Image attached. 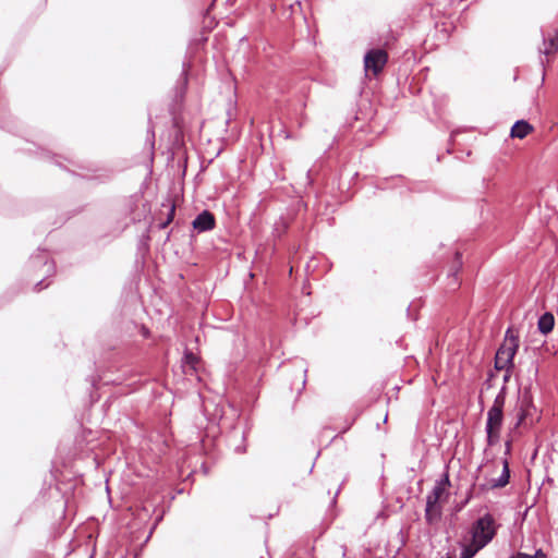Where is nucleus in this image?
<instances>
[{
  "instance_id": "f257e3e1",
  "label": "nucleus",
  "mask_w": 558,
  "mask_h": 558,
  "mask_svg": "<svg viewBox=\"0 0 558 558\" xmlns=\"http://www.w3.org/2000/svg\"><path fill=\"white\" fill-rule=\"evenodd\" d=\"M506 401V387H502L496 396L492 408L487 412L486 434L487 444L495 445L499 440L504 420V407Z\"/></svg>"
},
{
  "instance_id": "f03ea898",
  "label": "nucleus",
  "mask_w": 558,
  "mask_h": 558,
  "mask_svg": "<svg viewBox=\"0 0 558 558\" xmlns=\"http://www.w3.org/2000/svg\"><path fill=\"white\" fill-rule=\"evenodd\" d=\"M519 349V336L511 329L506 332L505 340L495 356V367L498 371H506L505 381L510 377V369L513 367V357Z\"/></svg>"
},
{
  "instance_id": "7ed1b4c3",
  "label": "nucleus",
  "mask_w": 558,
  "mask_h": 558,
  "mask_svg": "<svg viewBox=\"0 0 558 558\" xmlns=\"http://www.w3.org/2000/svg\"><path fill=\"white\" fill-rule=\"evenodd\" d=\"M497 533V524L490 513H486L478 518L470 529V537L475 544L485 547L488 545Z\"/></svg>"
},
{
  "instance_id": "20e7f679",
  "label": "nucleus",
  "mask_w": 558,
  "mask_h": 558,
  "mask_svg": "<svg viewBox=\"0 0 558 558\" xmlns=\"http://www.w3.org/2000/svg\"><path fill=\"white\" fill-rule=\"evenodd\" d=\"M388 61V54L383 49H372L364 57V68L366 73L372 72L377 75Z\"/></svg>"
},
{
  "instance_id": "39448f33",
  "label": "nucleus",
  "mask_w": 558,
  "mask_h": 558,
  "mask_svg": "<svg viewBox=\"0 0 558 558\" xmlns=\"http://www.w3.org/2000/svg\"><path fill=\"white\" fill-rule=\"evenodd\" d=\"M449 486V478L446 475L444 480L436 483L433 490L428 494L426 502L429 505H438L442 500L444 495Z\"/></svg>"
},
{
  "instance_id": "423d86ee",
  "label": "nucleus",
  "mask_w": 558,
  "mask_h": 558,
  "mask_svg": "<svg viewBox=\"0 0 558 558\" xmlns=\"http://www.w3.org/2000/svg\"><path fill=\"white\" fill-rule=\"evenodd\" d=\"M193 227L199 232L211 230L215 227L214 215L207 210H204L194 219Z\"/></svg>"
},
{
  "instance_id": "0eeeda50",
  "label": "nucleus",
  "mask_w": 558,
  "mask_h": 558,
  "mask_svg": "<svg viewBox=\"0 0 558 558\" xmlns=\"http://www.w3.org/2000/svg\"><path fill=\"white\" fill-rule=\"evenodd\" d=\"M509 477H510L509 463H508L507 459H504L500 476L497 480H495V478L490 480L487 484L484 485V488L493 489V488L505 487L509 483Z\"/></svg>"
},
{
  "instance_id": "6e6552de",
  "label": "nucleus",
  "mask_w": 558,
  "mask_h": 558,
  "mask_svg": "<svg viewBox=\"0 0 558 558\" xmlns=\"http://www.w3.org/2000/svg\"><path fill=\"white\" fill-rule=\"evenodd\" d=\"M533 131V126L525 120L517 121L510 131V136L513 138H524Z\"/></svg>"
},
{
  "instance_id": "1a4fd4ad",
  "label": "nucleus",
  "mask_w": 558,
  "mask_h": 558,
  "mask_svg": "<svg viewBox=\"0 0 558 558\" xmlns=\"http://www.w3.org/2000/svg\"><path fill=\"white\" fill-rule=\"evenodd\" d=\"M531 405H532L531 398L527 395H524L519 401V412H518V423H517L518 426L525 422V418L530 414Z\"/></svg>"
},
{
  "instance_id": "9d476101",
  "label": "nucleus",
  "mask_w": 558,
  "mask_h": 558,
  "mask_svg": "<svg viewBox=\"0 0 558 558\" xmlns=\"http://www.w3.org/2000/svg\"><path fill=\"white\" fill-rule=\"evenodd\" d=\"M538 329L542 333L546 335L550 332L555 325V319L553 314L545 313L538 319Z\"/></svg>"
},
{
  "instance_id": "9b49d317",
  "label": "nucleus",
  "mask_w": 558,
  "mask_h": 558,
  "mask_svg": "<svg viewBox=\"0 0 558 558\" xmlns=\"http://www.w3.org/2000/svg\"><path fill=\"white\" fill-rule=\"evenodd\" d=\"M462 551L460 558H473L484 547L475 544L473 541H469L461 544Z\"/></svg>"
},
{
  "instance_id": "f8f14e48",
  "label": "nucleus",
  "mask_w": 558,
  "mask_h": 558,
  "mask_svg": "<svg viewBox=\"0 0 558 558\" xmlns=\"http://www.w3.org/2000/svg\"><path fill=\"white\" fill-rule=\"evenodd\" d=\"M440 517V507L438 505H429L426 502L425 519L428 523H433Z\"/></svg>"
},
{
  "instance_id": "ddd939ff",
  "label": "nucleus",
  "mask_w": 558,
  "mask_h": 558,
  "mask_svg": "<svg viewBox=\"0 0 558 558\" xmlns=\"http://www.w3.org/2000/svg\"><path fill=\"white\" fill-rule=\"evenodd\" d=\"M545 50L546 54H549L558 49V31L556 32L554 37H550L548 41H545Z\"/></svg>"
},
{
  "instance_id": "4468645a",
  "label": "nucleus",
  "mask_w": 558,
  "mask_h": 558,
  "mask_svg": "<svg viewBox=\"0 0 558 558\" xmlns=\"http://www.w3.org/2000/svg\"><path fill=\"white\" fill-rule=\"evenodd\" d=\"M174 205H171L169 209V215L167 216V220L161 225L162 228H166L172 221L174 217Z\"/></svg>"
},
{
  "instance_id": "2eb2a0df",
  "label": "nucleus",
  "mask_w": 558,
  "mask_h": 558,
  "mask_svg": "<svg viewBox=\"0 0 558 558\" xmlns=\"http://www.w3.org/2000/svg\"><path fill=\"white\" fill-rule=\"evenodd\" d=\"M185 361L187 364L192 365L193 367L197 363V359L193 353H186Z\"/></svg>"
},
{
  "instance_id": "dca6fc26",
  "label": "nucleus",
  "mask_w": 558,
  "mask_h": 558,
  "mask_svg": "<svg viewBox=\"0 0 558 558\" xmlns=\"http://www.w3.org/2000/svg\"><path fill=\"white\" fill-rule=\"evenodd\" d=\"M546 554L542 549H537L536 553L533 555V558H546Z\"/></svg>"
},
{
  "instance_id": "f3484780",
  "label": "nucleus",
  "mask_w": 558,
  "mask_h": 558,
  "mask_svg": "<svg viewBox=\"0 0 558 558\" xmlns=\"http://www.w3.org/2000/svg\"><path fill=\"white\" fill-rule=\"evenodd\" d=\"M517 558H533V555H529V554H524V553H519L517 555Z\"/></svg>"
},
{
  "instance_id": "a211bd4d",
  "label": "nucleus",
  "mask_w": 558,
  "mask_h": 558,
  "mask_svg": "<svg viewBox=\"0 0 558 558\" xmlns=\"http://www.w3.org/2000/svg\"><path fill=\"white\" fill-rule=\"evenodd\" d=\"M89 558H93V557H89Z\"/></svg>"
}]
</instances>
